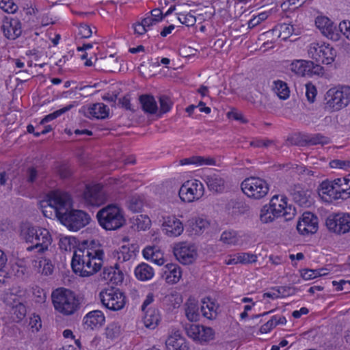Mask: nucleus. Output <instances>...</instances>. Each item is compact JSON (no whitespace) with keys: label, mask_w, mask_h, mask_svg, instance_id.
I'll return each instance as SVG.
<instances>
[{"label":"nucleus","mask_w":350,"mask_h":350,"mask_svg":"<svg viewBox=\"0 0 350 350\" xmlns=\"http://www.w3.org/2000/svg\"><path fill=\"white\" fill-rule=\"evenodd\" d=\"M21 236L27 243L30 244L26 248L27 252L40 254L47 251L52 243L51 235L46 228L24 226L21 228Z\"/></svg>","instance_id":"obj_1"},{"label":"nucleus","mask_w":350,"mask_h":350,"mask_svg":"<svg viewBox=\"0 0 350 350\" xmlns=\"http://www.w3.org/2000/svg\"><path fill=\"white\" fill-rule=\"evenodd\" d=\"M51 297L55 309L64 315L72 314L79 308V299L70 290L57 288L53 291Z\"/></svg>","instance_id":"obj_2"},{"label":"nucleus","mask_w":350,"mask_h":350,"mask_svg":"<svg viewBox=\"0 0 350 350\" xmlns=\"http://www.w3.org/2000/svg\"><path fill=\"white\" fill-rule=\"evenodd\" d=\"M96 217L100 226L107 230H116L126 222L123 211L116 204H108L100 209Z\"/></svg>","instance_id":"obj_3"},{"label":"nucleus","mask_w":350,"mask_h":350,"mask_svg":"<svg viewBox=\"0 0 350 350\" xmlns=\"http://www.w3.org/2000/svg\"><path fill=\"white\" fill-rule=\"evenodd\" d=\"M308 57L317 63L330 65L337 55L336 50L329 44L312 42L307 47Z\"/></svg>","instance_id":"obj_4"},{"label":"nucleus","mask_w":350,"mask_h":350,"mask_svg":"<svg viewBox=\"0 0 350 350\" xmlns=\"http://www.w3.org/2000/svg\"><path fill=\"white\" fill-rule=\"evenodd\" d=\"M326 105L334 111L340 110L350 103V87L341 86L329 89L325 94Z\"/></svg>","instance_id":"obj_5"},{"label":"nucleus","mask_w":350,"mask_h":350,"mask_svg":"<svg viewBox=\"0 0 350 350\" xmlns=\"http://www.w3.org/2000/svg\"><path fill=\"white\" fill-rule=\"evenodd\" d=\"M243 192L249 198L259 200L264 198L269 191L267 182L258 177H250L241 183Z\"/></svg>","instance_id":"obj_6"},{"label":"nucleus","mask_w":350,"mask_h":350,"mask_svg":"<svg viewBox=\"0 0 350 350\" xmlns=\"http://www.w3.org/2000/svg\"><path fill=\"white\" fill-rule=\"evenodd\" d=\"M90 216L81 210L70 209L59 220L70 230L77 231L90 223Z\"/></svg>","instance_id":"obj_7"},{"label":"nucleus","mask_w":350,"mask_h":350,"mask_svg":"<svg viewBox=\"0 0 350 350\" xmlns=\"http://www.w3.org/2000/svg\"><path fill=\"white\" fill-rule=\"evenodd\" d=\"M204 193L203 184L198 180H188L180 188L178 195L182 201L185 202H193L200 200Z\"/></svg>","instance_id":"obj_8"},{"label":"nucleus","mask_w":350,"mask_h":350,"mask_svg":"<svg viewBox=\"0 0 350 350\" xmlns=\"http://www.w3.org/2000/svg\"><path fill=\"white\" fill-rule=\"evenodd\" d=\"M48 202L49 206L54 208L58 219L59 216H63L72 208L70 196L66 192L52 191L49 195Z\"/></svg>","instance_id":"obj_9"},{"label":"nucleus","mask_w":350,"mask_h":350,"mask_svg":"<svg viewBox=\"0 0 350 350\" xmlns=\"http://www.w3.org/2000/svg\"><path fill=\"white\" fill-rule=\"evenodd\" d=\"M102 304L111 310H119L125 305V296L117 288L105 289L100 293Z\"/></svg>","instance_id":"obj_10"},{"label":"nucleus","mask_w":350,"mask_h":350,"mask_svg":"<svg viewBox=\"0 0 350 350\" xmlns=\"http://www.w3.org/2000/svg\"><path fill=\"white\" fill-rule=\"evenodd\" d=\"M269 206L279 217H283L285 221H290L296 215L295 208L287 204V198L282 195H275L270 200Z\"/></svg>","instance_id":"obj_11"},{"label":"nucleus","mask_w":350,"mask_h":350,"mask_svg":"<svg viewBox=\"0 0 350 350\" xmlns=\"http://www.w3.org/2000/svg\"><path fill=\"white\" fill-rule=\"evenodd\" d=\"M185 330L188 337L201 345L205 344L214 339L215 332L210 327L187 324L185 327Z\"/></svg>","instance_id":"obj_12"},{"label":"nucleus","mask_w":350,"mask_h":350,"mask_svg":"<svg viewBox=\"0 0 350 350\" xmlns=\"http://www.w3.org/2000/svg\"><path fill=\"white\" fill-rule=\"evenodd\" d=\"M329 231L336 234H345L350 231V214L339 213L329 215L325 221Z\"/></svg>","instance_id":"obj_13"},{"label":"nucleus","mask_w":350,"mask_h":350,"mask_svg":"<svg viewBox=\"0 0 350 350\" xmlns=\"http://www.w3.org/2000/svg\"><path fill=\"white\" fill-rule=\"evenodd\" d=\"M83 199L87 205L99 206L107 200V196L100 185H87L83 193Z\"/></svg>","instance_id":"obj_14"},{"label":"nucleus","mask_w":350,"mask_h":350,"mask_svg":"<svg viewBox=\"0 0 350 350\" xmlns=\"http://www.w3.org/2000/svg\"><path fill=\"white\" fill-rule=\"evenodd\" d=\"M176 258L183 265H189L194 262L197 257L195 247L185 243H179L174 247Z\"/></svg>","instance_id":"obj_15"},{"label":"nucleus","mask_w":350,"mask_h":350,"mask_svg":"<svg viewBox=\"0 0 350 350\" xmlns=\"http://www.w3.org/2000/svg\"><path fill=\"white\" fill-rule=\"evenodd\" d=\"M91 255H88V263L83 269V277H89L97 273L102 267L104 252L102 250L90 249Z\"/></svg>","instance_id":"obj_16"},{"label":"nucleus","mask_w":350,"mask_h":350,"mask_svg":"<svg viewBox=\"0 0 350 350\" xmlns=\"http://www.w3.org/2000/svg\"><path fill=\"white\" fill-rule=\"evenodd\" d=\"M315 25L321 33L327 38L334 41H337L340 39V35L336 26L329 18L318 16L315 20Z\"/></svg>","instance_id":"obj_17"},{"label":"nucleus","mask_w":350,"mask_h":350,"mask_svg":"<svg viewBox=\"0 0 350 350\" xmlns=\"http://www.w3.org/2000/svg\"><path fill=\"white\" fill-rule=\"evenodd\" d=\"M162 231L168 237L180 236L184 230L182 221L174 215L163 217Z\"/></svg>","instance_id":"obj_18"},{"label":"nucleus","mask_w":350,"mask_h":350,"mask_svg":"<svg viewBox=\"0 0 350 350\" xmlns=\"http://www.w3.org/2000/svg\"><path fill=\"white\" fill-rule=\"evenodd\" d=\"M297 230L303 235L314 234L318 230V218L311 213L306 212L297 222Z\"/></svg>","instance_id":"obj_19"},{"label":"nucleus","mask_w":350,"mask_h":350,"mask_svg":"<svg viewBox=\"0 0 350 350\" xmlns=\"http://www.w3.org/2000/svg\"><path fill=\"white\" fill-rule=\"evenodd\" d=\"M88 255H91L90 248H79L74 252L71 266L73 271L79 276L83 277V272L87 266Z\"/></svg>","instance_id":"obj_20"},{"label":"nucleus","mask_w":350,"mask_h":350,"mask_svg":"<svg viewBox=\"0 0 350 350\" xmlns=\"http://www.w3.org/2000/svg\"><path fill=\"white\" fill-rule=\"evenodd\" d=\"M4 36L10 40H15L21 35L22 27L19 19L12 17H5L1 26Z\"/></svg>","instance_id":"obj_21"},{"label":"nucleus","mask_w":350,"mask_h":350,"mask_svg":"<svg viewBox=\"0 0 350 350\" xmlns=\"http://www.w3.org/2000/svg\"><path fill=\"white\" fill-rule=\"evenodd\" d=\"M330 142L329 137L321 133L299 134L297 137V144L299 146L325 145Z\"/></svg>","instance_id":"obj_22"},{"label":"nucleus","mask_w":350,"mask_h":350,"mask_svg":"<svg viewBox=\"0 0 350 350\" xmlns=\"http://www.w3.org/2000/svg\"><path fill=\"white\" fill-rule=\"evenodd\" d=\"M105 321V317L100 310H93L88 312L83 319L85 329H94L101 327Z\"/></svg>","instance_id":"obj_23"},{"label":"nucleus","mask_w":350,"mask_h":350,"mask_svg":"<svg viewBox=\"0 0 350 350\" xmlns=\"http://www.w3.org/2000/svg\"><path fill=\"white\" fill-rule=\"evenodd\" d=\"M100 276L103 280L115 285L121 284L124 278L123 273L118 264H116L114 267H104Z\"/></svg>","instance_id":"obj_24"},{"label":"nucleus","mask_w":350,"mask_h":350,"mask_svg":"<svg viewBox=\"0 0 350 350\" xmlns=\"http://www.w3.org/2000/svg\"><path fill=\"white\" fill-rule=\"evenodd\" d=\"M291 195L295 203L301 206H309L312 202L310 200L311 191L304 189L299 185H295L291 189Z\"/></svg>","instance_id":"obj_25"},{"label":"nucleus","mask_w":350,"mask_h":350,"mask_svg":"<svg viewBox=\"0 0 350 350\" xmlns=\"http://www.w3.org/2000/svg\"><path fill=\"white\" fill-rule=\"evenodd\" d=\"M167 350H189V346L179 331L174 332L165 341Z\"/></svg>","instance_id":"obj_26"},{"label":"nucleus","mask_w":350,"mask_h":350,"mask_svg":"<svg viewBox=\"0 0 350 350\" xmlns=\"http://www.w3.org/2000/svg\"><path fill=\"white\" fill-rule=\"evenodd\" d=\"M204 181L208 189L216 193H221L225 189V180L217 174L204 176Z\"/></svg>","instance_id":"obj_27"},{"label":"nucleus","mask_w":350,"mask_h":350,"mask_svg":"<svg viewBox=\"0 0 350 350\" xmlns=\"http://www.w3.org/2000/svg\"><path fill=\"white\" fill-rule=\"evenodd\" d=\"M84 114L89 118L105 119L109 116V109L103 103H95L89 106Z\"/></svg>","instance_id":"obj_28"},{"label":"nucleus","mask_w":350,"mask_h":350,"mask_svg":"<svg viewBox=\"0 0 350 350\" xmlns=\"http://www.w3.org/2000/svg\"><path fill=\"white\" fill-rule=\"evenodd\" d=\"M163 274L167 283H177L181 277V271L178 265L172 263L167 264L163 268Z\"/></svg>","instance_id":"obj_29"},{"label":"nucleus","mask_w":350,"mask_h":350,"mask_svg":"<svg viewBox=\"0 0 350 350\" xmlns=\"http://www.w3.org/2000/svg\"><path fill=\"white\" fill-rule=\"evenodd\" d=\"M144 257L147 260H150L158 265H162L165 260L161 251L156 247L148 246L142 252Z\"/></svg>","instance_id":"obj_30"},{"label":"nucleus","mask_w":350,"mask_h":350,"mask_svg":"<svg viewBox=\"0 0 350 350\" xmlns=\"http://www.w3.org/2000/svg\"><path fill=\"white\" fill-rule=\"evenodd\" d=\"M142 109L148 113L154 114L158 110L157 103L152 95L144 94L139 96Z\"/></svg>","instance_id":"obj_31"},{"label":"nucleus","mask_w":350,"mask_h":350,"mask_svg":"<svg viewBox=\"0 0 350 350\" xmlns=\"http://www.w3.org/2000/svg\"><path fill=\"white\" fill-rule=\"evenodd\" d=\"M310 64L309 60L295 59L288 66V69L296 75L305 76Z\"/></svg>","instance_id":"obj_32"},{"label":"nucleus","mask_w":350,"mask_h":350,"mask_svg":"<svg viewBox=\"0 0 350 350\" xmlns=\"http://www.w3.org/2000/svg\"><path fill=\"white\" fill-rule=\"evenodd\" d=\"M144 312H145L144 317L145 326L150 329H154L160 321L161 318L159 311L154 308H149Z\"/></svg>","instance_id":"obj_33"},{"label":"nucleus","mask_w":350,"mask_h":350,"mask_svg":"<svg viewBox=\"0 0 350 350\" xmlns=\"http://www.w3.org/2000/svg\"><path fill=\"white\" fill-rule=\"evenodd\" d=\"M200 310L202 315L208 319H214L217 314L215 304L208 297L202 301Z\"/></svg>","instance_id":"obj_34"},{"label":"nucleus","mask_w":350,"mask_h":350,"mask_svg":"<svg viewBox=\"0 0 350 350\" xmlns=\"http://www.w3.org/2000/svg\"><path fill=\"white\" fill-rule=\"evenodd\" d=\"M188 222L191 231L196 234L202 233L209 226L208 220L200 217L192 218Z\"/></svg>","instance_id":"obj_35"},{"label":"nucleus","mask_w":350,"mask_h":350,"mask_svg":"<svg viewBox=\"0 0 350 350\" xmlns=\"http://www.w3.org/2000/svg\"><path fill=\"white\" fill-rule=\"evenodd\" d=\"M137 279L145 281L151 279L154 275L153 269L146 263L139 265L135 269Z\"/></svg>","instance_id":"obj_36"},{"label":"nucleus","mask_w":350,"mask_h":350,"mask_svg":"<svg viewBox=\"0 0 350 350\" xmlns=\"http://www.w3.org/2000/svg\"><path fill=\"white\" fill-rule=\"evenodd\" d=\"M260 220L262 224L273 222L275 219L280 217L278 213H275L269 204L264 205L260 212Z\"/></svg>","instance_id":"obj_37"},{"label":"nucleus","mask_w":350,"mask_h":350,"mask_svg":"<svg viewBox=\"0 0 350 350\" xmlns=\"http://www.w3.org/2000/svg\"><path fill=\"white\" fill-rule=\"evenodd\" d=\"M10 312L12 320L18 323L25 317L27 309L23 304L18 303L12 308Z\"/></svg>","instance_id":"obj_38"},{"label":"nucleus","mask_w":350,"mask_h":350,"mask_svg":"<svg viewBox=\"0 0 350 350\" xmlns=\"http://www.w3.org/2000/svg\"><path fill=\"white\" fill-rule=\"evenodd\" d=\"M34 267L38 268V271L45 275H49L52 273L53 266L46 259H43L39 261L35 260Z\"/></svg>","instance_id":"obj_39"},{"label":"nucleus","mask_w":350,"mask_h":350,"mask_svg":"<svg viewBox=\"0 0 350 350\" xmlns=\"http://www.w3.org/2000/svg\"><path fill=\"white\" fill-rule=\"evenodd\" d=\"M220 241L228 245H236L239 239L234 231H224L221 234Z\"/></svg>","instance_id":"obj_40"},{"label":"nucleus","mask_w":350,"mask_h":350,"mask_svg":"<svg viewBox=\"0 0 350 350\" xmlns=\"http://www.w3.org/2000/svg\"><path fill=\"white\" fill-rule=\"evenodd\" d=\"M185 314L190 321H197L199 317L198 305L194 302L187 303Z\"/></svg>","instance_id":"obj_41"},{"label":"nucleus","mask_w":350,"mask_h":350,"mask_svg":"<svg viewBox=\"0 0 350 350\" xmlns=\"http://www.w3.org/2000/svg\"><path fill=\"white\" fill-rule=\"evenodd\" d=\"M121 334V327L117 323H112L107 325L105 329V335L107 338L113 340L117 338Z\"/></svg>","instance_id":"obj_42"},{"label":"nucleus","mask_w":350,"mask_h":350,"mask_svg":"<svg viewBox=\"0 0 350 350\" xmlns=\"http://www.w3.org/2000/svg\"><path fill=\"white\" fill-rule=\"evenodd\" d=\"M144 206L143 200L137 196H132L128 201V208L133 212H139Z\"/></svg>","instance_id":"obj_43"},{"label":"nucleus","mask_w":350,"mask_h":350,"mask_svg":"<svg viewBox=\"0 0 350 350\" xmlns=\"http://www.w3.org/2000/svg\"><path fill=\"white\" fill-rule=\"evenodd\" d=\"M229 208H232L234 213L244 214L249 211L250 207L242 201L231 200L228 204Z\"/></svg>","instance_id":"obj_44"},{"label":"nucleus","mask_w":350,"mask_h":350,"mask_svg":"<svg viewBox=\"0 0 350 350\" xmlns=\"http://www.w3.org/2000/svg\"><path fill=\"white\" fill-rule=\"evenodd\" d=\"M133 224L137 230H146L150 228L151 221L148 217L140 215L137 217Z\"/></svg>","instance_id":"obj_45"},{"label":"nucleus","mask_w":350,"mask_h":350,"mask_svg":"<svg viewBox=\"0 0 350 350\" xmlns=\"http://www.w3.org/2000/svg\"><path fill=\"white\" fill-rule=\"evenodd\" d=\"M72 107H73L72 105H69L66 106L59 110L54 111L53 113H51L46 116L43 119H42V120L40 121V124H44L48 122H50V121L57 118L62 114L69 111Z\"/></svg>","instance_id":"obj_46"},{"label":"nucleus","mask_w":350,"mask_h":350,"mask_svg":"<svg viewBox=\"0 0 350 350\" xmlns=\"http://www.w3.org/2000/svg\"><path fill=\"white\" fill-rule=\"evenodd\" d=\"M159 102L160 104V113H166L167 112L170 111L172 106L173 105V103L172 100L165 95H161L159 97Z\"/></svg>","instance_id":"obj_47"},{"label":"nucleus","mask_w":350,"mask_h":350,"mask_svg":"<svg viewBox=\"0 0 350 350\" xmlns=\"http://www.w3.org/2000/svg\"><path fill=\"white\" fill-rule=\"evenodd\" d=\"M39 177V170L37 167L30 166L27 168L25 172V178L27 183L33 184L36 182Z\"/></svg>","instance_id":"obj_48"},{"label":"nucleus","mask_w":350,"mask_h":350,"mask_svg":"<svg viewBox=\"0 0 350 350\" xmlns=\"http://www.w3.org/2000/svg\"><path fill=\"white\" fill-rule=\"evenodd\" d=\"M0 8L8 13H15L18 10V5L13 0H0Z\"/></svg>","instance_id":"obj_49"},{"label":"nucleus","mask_w":350,"mask_h":350,"mask_svg":"<svg viewBox=\"0 0 350 350\" xmlns=\"http://www.w3.org/2000/svg\"><path fill=\"white\" fill-rule=\"evenodd\" d=\"M275 89L277 90V94L281 99H286L289 96V90L286 85V83L278 81L275 83Z\"/></svg>","instance_id":"obj_50"},{"label":"nucleus","mask_w":350,"mask_h":350,"mask_svg":"<svg viewBox=\"0 0 350 350\" xmlns=\"http://www.w3.org/2000/svg\"><path fill=\"white\" fill-rule=\"evenodd\" d=\"M310 65L307 69V75H323L324 74V68L320 65V64H314L312 61H310Z\"/></svg>","instance_id":"obj_51"},{"label":"nucleus","mask_w":350,"mask_h":350,"mask_svg":"<svg viewBox=\"0 0 350 350\" xmlns=\"http://www.w3.org/2000/svg\"><path fill=\"white\" fill-rule=\"evenodd\" d=\"M178 19L180 23L185 25L187 27L194 25L196 22V17L190 13L186 14H180Z\"/></svg>","instance_id":"obj_52"},{"label":"nucleus","mask_w":350,"mask_h":350,"mask_svg":"<svg viewBox=\"0 0 350 350\" xmlns=\"http://www.w3.org/2000/svg\"><path fill=\"white\" fill-rule=\"evenodd\" d=\"M239 263L247 264L255 262L257 260V256L250 253L238 254Z\"/></svg>","instance_id":"obj_53"},{"label":"nucleus","mask_w":350,"mask_h":350,"mask_svg":"<svg viewBox=\"0 0 350 350\" xmlns=\"http://www.w3.org/2000/svg\"><path fill=\"white\" fill-rule=\"evenodd\" d=\"M333 187L332 183L328 180L322 182L319 189V195L324 200V196H327L330 191L331 188Z\"/></svg>","instance_id":"obj_54"},{"label":"nucleus","mask_w":350,"mask_h":350,"mask_svg":"<svg viewBox=\"0 0 350 350\" xmlns=\"http://www.w3.org/2000/svg\"><path fill=\"white\" fill-rule=\"evenodd\" d=\"M317 95V89L312 83L306 85V96L309 102L313 103Z\"/></svg>","instance_id":"obj_55"},{"label":"nucleus","mask_w":350,"mask_h":350,"mask_svg":"<svg viewBox=\"0 0 350 350\" xmlns=\"http://www.w3.org/2000/svg\"><path fill=\"white\" fill-rule=\"evenodd\" d=\"M73 241L72 239L68 237H61L59 241V245L61 250L64 251L71 250Z\"/></svg>","instance_id":"obj_56"},{"label":"nucleus","mask_w":350,"mask_h":350,"mask_svg":"<svg viewBox=\"0 0 350 350\" xmlns=\"http://www.w3.org/2000/svg\"><path fill=\"white\" fill-rule=\"evenodd\" d=\"M280 35L283 36V39L287 38L294 32V27L292 25L284 23L280 27Z\"/></svg>","instance_id":"obj_57"},{"label":"nucleus","mask_w":350,"mask_h":350,"mask_svg":"<svg viewBox=\"0 0 350 350\" xmlns=\"http://www.w3.org/2000/svg\"><path fill=\"white\" fill-rule=\"evenodd\" d=\"M319 274L317 269H306L301 271V275L305 280H310L318 277Z\"/></svg>","instance_id":"obj_58"},{"label":"nucleus","mask_w":350,"mask_h":350,"mask_svg":"<svg viewBox=\"0 0 350 350\" xmlns=\"http://www.w3.org/2000/svg\"><path fill=\"white\" fill-rule=\"evenodd\" d=\"M338 187L333 186L327 196H324V201L332 202L333 200L339 199Z\"/></svg>","instance_id":"obj_59"},{"label":"nucleus","mask_w":350,"mask_h":350,"mask_svg":"<svg viewBox=\"0 0 350 350\" xmlns=\"http://www.w3.org/2000/svg\"><path fill=\"white\" fill-rule=\"evenodd\" d=\"M274 321H276V316L272 317L269 321H268L266 323L260 327V332L266 334L270 332L273 327L276 326V323H274Z\"/></svg>","instance_id":"obj_60"},{"label":"nucleus","mask_w":350,"mask_h":350,"mask_svg":"<svg viewBox=\"0 0 350 350\" xmlns=\"http://www.w3.org/2000/svg\"><path fill=\"white\" fill-rule=\"evenodd\" d=\"M92 33L90 27L86 24H81L79 27V35L83 38H88Z\"/></svg>","instance_id":"obj_61"},{"label":"nucleus","mask_w":350,"mask_h":350,"mask_svg":"<svg viewBox=\"0 0 350 350\" xmlns=\"http://www.w3.org/2000/svg\"><path fill=\"white\" fill-rule=\"evenodd\" d=\"M339 30L350 40V21H343L339 24Z\"/></svg>","instance_id":"obj_62"},{"label":"nucleus","mask_w":350,"mask_h":350,"mask_svg":"<svg viewBox=\"0 0 350 350\" xmlns=\"http://www.w3.org/2000/svg\"><path fill=\"white\" fill-rule=\"evenodd\" d=\"M29 325H31L33 332H38L42 327V323L40 317L34 314L30 319Z\"/></svg>","instance_id":"obj_63"},{"label":"nucleus","mask_w":350,"mask_h":350,"mask_svg":"<svg viewBox=\"0 0 350 350\" xmlns=\"http://www.w3.org/2000/svg\"><path fill=\"white\" fill-rule=\"evenodd\" d=\"M329 165L332 168L342 169L350 167V161L335 159L330 161Z\"/></svg>","instance_id":"obj_64"}]
</instances>
